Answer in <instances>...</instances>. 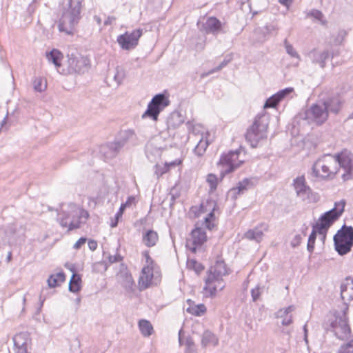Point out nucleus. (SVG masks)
<instances>
[{
  "label": "nucleus",
  "instance_id": "1",
  "mask_svg": "<svg viewBox=\"0 0 353 353\" xmlns=\"http://www.w3.org/2000/svg\"><path fill=\"white\" fill-rule=\"evenodd\" d=\"M228 274V270L223 261H217L208 271L203 292L205 296H214L217 291L225 288L223 276Z\"/></svg>",
  "mask_w": 353,
  "mask_h": 353
},
{
  "label": "nucleus",
  "instance_id": "2",
  "mask_svg": "<svg viewBox=\"0 0 353 353\" xmlns=\"http://www.w3.org/2000/svg\"><path fill=\"white\" fill-rule=\"evenodd\" d=\"M59 223L62 228H68V231L80 228L89 216L88 211L81 209L74 203L63 205L59 214Z\"/></svg>",
  "mask_w": 353,
  "mask_h": 353
},
{
  "label": "nucleus",
  "instance_id": "3",
  "mask_svg": "<svg viewBox=\"0 0 353 353\" xmlns=\"http://www.w3.org/2000/svg\"><path fill=\"white\" fill-rule=\"evenodd\" d=\"M82 0H69L68 3L63 8L61 17L59 21V31L67 34H72L75 26L81 18Z\"/></svg>",
  "mask_w": 353,
  "mask_h": 353
},
{
  "label": "nucleus",
  "instance_id": "4",
  "mask_svg": "<svg viewBox=\"0 0 353 353\" xmlns=\"http://www.w3.org/2000/svg\"><path fill=\"white\" fill-rule=\"evenodd\" d=\"M337 172V159L330 154L318 159L312 168V176L321 179H332Z\"/></svg>",
  "mask_w": 353,
  "mask_h": 353
},
{
  "label": "nucleus",
  "instance_id": "5",
  "mask_svg": "<svg viewBox=\"0 0 353 353\" xmlns=\"http://www.w3.org/2000/svg\"><path fill=\"white\" fill-rule=\"evenodd\" d=\"M268 125V123L263 115L255 118L245 134V139L252 148L257 147L261 141L266 139Z\"/></svg>",
  "mask_w": 353,
  "mask_h": 353
},
{
  "label": "nucleus",
  "instance_id": "6",
  "mask_svg": "<svg viewBox=\"0 0 353 353\" xmlns=\"http://www.w3.org/2000/svg\"><path fill=\"white\" fill-rule=\"evenodd\" d=\"M345 202L341 200L334 203V208L324 213L319 219L315 225L317 227L319 234L322 235L323 239L328 228L337 220L344 212Z\"/></svg>",
  "mask_w": 353,
  "mask_h": 353
},
{
  "label": "nucleus",
  "instance_id": "7",
  "mask_svg": "<svg viewBox=\"0 0 353 353\" xmlns=\"http://www.w3.org/2000/svg\"><path fill=\"white\" fill-rule=\"evenodd\" d=\"M245 152L241 149L230 151L221 157L219 164L221 166V174L222 177L234 171L245 161Z\"/></svg>",
  "mask_w": 353,
  "mask_h": 353
},
{
  "label": "nucleus",
  "instance_id": "8",
  "mask_svg": "<svg viewBox=\"0 0 353 353\" xmlns=\"http://www.w3.org/2000/svg\"><path fill=\"white\" fill-rule=\"evenodd\" d=\"M335 250L340 255L351 250L353 245V228L343 225L334 236Z\"/></svg>",
  "mask_w": 353,
  "mask_h": 353
},
{
  "label": "nucleus",
  "instance_id": "9",
  "mask_svg": "<svg viewBox=\"0 0 353 353\" xmlns=\"http://www.w3.org/2000/svg\"><path fill=\"white\" fill-rule=\"evenodd\" d=\"M170 101L163 94L155 95L148 105L145 112L142 114V118H151L157 121L159 113L168 105Z\"/></svg>",
  "mask_w": 353,
  "mask_h": 353
},
{
  "label": "nucleus",
  "instance_id": "10",
  "mask_svg": "<svg viewBox=\"0 0 353 353\" xmlns=\"http://www.w3.org/2000/svg\"><path fill=\"white\" fill-rule=\"evenodd\" d=\"M337 159V168L339 167L344 170L341 177L344 181L353 179V154L348 150H343L334 155Z\"/></svg>",
  "mask_w": 353,
  "mask_h": 353
},
{
  "label": "nucleus",
  "instance_id": "11",
  "mask_svg": "<svg viewBox=\"0 0 353 353\" xmlns=\"http://www.w3.org/2000/svg\"><path fill=\"white\" fill-rule=\"evenodd\" d=\"M160 281V273L154 270L153 266L146 265L142 268L138 281L139 288L141 291L144 290L152 285H157Z\"/></svg>",
  "mask_w": 353,
  "mask_h": 353
},
{
  "label": "nucleus",
  "instance_id": "12",
  "mask_svg": "<svg viewBox=\"0 0 353 353\" xmlns=\"http://www.w3.org/2000/svg\"><path fill=\"white\" fill-rule=\"evenodd\" d=\"M89 59L78 52L68 54V70L70 73H84L89 68Z\"/></svg>",
  "mask_w": 353,
  "mask_h": 353
},
{
  "label": "nucleus",
  "instance_id": "13",
  "mask_svg": "<svg viewBox=\"0 0 353 353\" xmlns=\"http://www.w3.org/2000/svg\"><path fill=\"white\" fill-rule=\"evenodd\" d=\"M143 34V30L138 28L132 32H125L117 37V42L123 50H129L134 48Z\"/></svg>",
  "mask_w": 353,
  "mask_h": 353
},
{
  "label": "nucleus",
  "instance_id": "14",
  "mask_svg": "<svg viewBox=\"0 0 353 353\" xmlns=\"http://www.w3.org/2000/svg\"><path fill=\"white\" fill-rule=\"evenodd\" d=\"M332 327L335 335L341 340L347 339L350 334V328L345 313L336 317L335 321L332 323Z\"/></svg>",
  "mask_w": 353,
  "mask_h": 353
},
{
  "label": "nucleus",
  "instance_id": "15",
  "mask_svg": "<svg viewBox=\"0 0 353 353\" xmlns=\"http://www.w3.org/2000/svg\"><path fill=\"white\" fill-rule=\"evenodd\" d=\"M207 241V235L204 228L196 223L195 228L191 232V236L187 241V247L195 252L197 247L201 246Z\"/></svg>",
  "mask_w": 353,
  "mask_h": 353
},
{
  "label": "nucleus",
  "instance_id": "16",
  "mask_svg": "<svg viewBox=\"0 0 353 353\" xmlns=\"http://www.w3.org/2000/svg\"><path fill=\"white\" fill-rule=\"evenodd\" d=\"M328 117L327 110L323 103L313 105L305 112V119L313 121L318 124L324 123Z\"/></svg>",
  "mask_w": 353,
  "mask_h": 353
},
{
  "label": "nucleus",
  "instance_id": "17",
  "mask_svg": "<svg viewBox=\"0 0 353 353\" xmlns=\"http://www.w3.org/2000/svg\"><path fill=\"white\" fill-rule=\"evenodd\" d=\"M26 227L21 223H14L10 225L6 231L8 236V242L10 244L16 243L19 240H23Z\"/></svg>",
  "mask_w": 353,
  "mask_h": 353
},
{
  "label": "nucleus",
  "instance_id": "18",
  "mask_svg": "<svg viewBox=\"0 0 353 353\" xmlns=\"http://www.w3.org/2000/svg\"><path fill=\"white\" fill-rule=\"evenodd\" d=\"M117 279L119 283L125 288L128 294L134 292V282L132 275L126 269L121 270L117 274Z\"/></svg>",
  "mask_w": 353,
  "mask_h": 353
},
{
  "label": "nucleus",
  "instance_id": "19",
  "mask_svg": "<svg viewBox=\"0 0 353 353\" xmlns=\"http://www.w3.org/2000/svg\"><path fill=\"white\" fill-rule=\"evenodd\" d=\"M308 57L313 63L323 68L325 66V61L330 57V52L328 50L313 49L308 53Z\"/></svg>",
  "mask_w": 353,
  "mask_h": 353
},
{
  "label": "nucleus",
  "instance_id": "20",
  "mask_svg": "<svg viewBox=\"0 0 353 353\" xmlns=\"http://www.w3.org/2000/svg\"><path fill=\"white\" fill-rule=\"evenodd\" d=\"M294 187L297 196L302 200L304 201L309 197L311 190L310 187L306 185L304 176L296 177L294 181Z\"/></svg>",
  "mask_w": 353,
  "mask_h": 353
},
{
  "label": "nucleus",
  "instance_id": "21",
  "mask_svg": "<svg viewBox=\"0 0 353 353\" xmlns=\"http://www.w3.org/2000/svg\"><path fill=\"white\" fill-rule=\"evenodd\" d=\"M293 92L292 88H287L279 91L269 99H267L264 104V108H275L276 105L283 100L286 96Z\"/></svg>",
  "mask_w": 353,
  "mask_h": 353
},
{
  "label": "nucleus",
  "instance_id": "22",
  "mask_svg": "<svg viewBox=\"0 0 353 353\" xmlns=\"http://www.w3.org/2000/svg\"><path fill=\"white\" fill-rule=\"evenodd\" d=\"M119 144L114 141L103 145L100 148V152L105 159L114 158L121 150V145Z\"/></svg>",
  "mask_w": 353,
  "mask_h": 353
},
{
  "label": "nucleus",
  "instance_id": "23",
  "mask_svg": "<svg viewBox=\"0 0 353 353\" xmlns=\"http://www.w3.org/2000/svg\"><path fill=\"white\" fill-rule=\"evenodd\" d=\"M137 141V135L134 130H127L121 131L119 134V140L115 141L117 143H120L121 149L123 148L127 143H130L134 144Z\"/></svg>",
  "mask_w": 353,
  "mask_h": 353
},
{
  "label": "nucleus",
  "instance_id": "24",
  "mask_svg": "<svg viewBox=\"0 0 353 353\" xmlns=\"http://www.w3.org/2000/svg\"><path fill=\"white\" fill-rule=\"evenodd\" d=\"M325 110H327V114L329 112L337 114L341 107V102L338 97L328 98L322 102Z\"/></svg>",
  "mask_w": 353,
  "mask_h": 353
},
{
  "label": "nucleus",
  "instance_id": "25",
  "mask_svg": "<svg viewBox=\"0 0 353 353\" xmlns=\"http://www.w3.org/2000/svg\"><path fill=\"white\" fill-rule=\"evenodd\" d=\"M14 348L28 347L30 344V334L28 332H20L13 337Z\"/></svg>",
  "mask_w": 353,
  "mask_h": 353
},
{
  "label": "nucleus",
  "instance_id": "26",
  "mask_svg": "<svg viewBox=\"0 0 353 353\" xmlns=\"http://www.w3.org/2000/svg\"><path fill=\"white\" fill-rule=\"evenodd\" d=\"M203 27L207 32L217 34L221 30V23L216 18L210 17L207 19Z\"/></svg>",
  "mask_w": 353,
  "mask_h": 353
},
{
  "label": "nucleus",
  "instance_id": "27",
  "mask_svg": "<svg viewBox=\"0 0 353 353\" xmlns=\"http://www.w3.org/2000/svg\"><path fill=\"white\" fill-rule=\"evenodd\" d=\"M159 236L157 232L149 230L143 234L142 241L147 247H152L158 241Z\"/></svg>",
  "mask_w": 353,
  "mask_h": 353
},
{
  "label": "nucleus",
  "instance_id": "28",
  "mask_svg": "<svg viewBox=\"0 0 353 353\" xmlns=\"http://www.w3.org/2000/svg\"><path fill=\"white\" fill-rule=\"evenodd\" d=\"M46 57L48 61L52 62L57 68H59L61 65V61L63 59V54L59 50L53 49L46 54Z\"/></svg>",
  "mask_w": 353,
  "mask_h": 353
},
{
  "label": "nucleus",
  "instance_id": "29",
  "mask_svg": "<svg viewBox=\"0 0 353 353\" xmlns=\"http://www.w3.org/2000/svg\"><path fill=\"white\" fill-rule=\"evenodd\" d=\"M244 236L247 239L260 242L263 237V230L259 227H256L254 229L247 231L245 233Z\"/></svg>",
  "mask_w": 353,
  "mask_h": 353
},
{
  "label": "nucleus",
  "instance_id": "30",
  "mask_svg": "<svg viewBox=\"0 0 353 353\" xmlns=\"http://www.w3.org/2000/svg\"><path fill=\"white\" fill-rule=\"evenodd\" d=\"M183 123L181 115L178 112H172L167 119L168 129H174Z\"/></svg>",
  "mask_w": 353,
  "mask_h": 353
},
{
  "label": "nucleus",
  "instance_id": "31",
  "mask_svg": "<svg viewBox=\"0 0 353 353\" xmlns=\"http://www.w3.org/2000/svg\"><path fill=\"white\" fill-rule=\"evenodd\" d=\"M139 327L141 333L145 337H148L153 333V327L148 320L141 319L139 321Z\"/></svg>",
  "mask_w": 353,
  "mask_h": 353
},
{
  "label": "nucleus",
  "instance_id": "32",
  "mask_svg": "<svg viewBox=\"0 0 353 353\" xmlns=\"http://www.w3.org/2000/svg\"><path fill=\"white\" fill-rule=\"evenodd\" d=\"M341 295L343 300H353V281L341 285Z\"/></svg>",
  "mask_w": 353,
  "mask_h": 353
},
{
  "label": "nucleus",
  "instance_id": "33",
  "mask_svg": "<svg viewBox=\"0 0 353 353\" xmlns=\"http://www.w3.org/2000/svg\"><path fill=\"white\" fill-rule=\"evenodd\" d=\"M218 341L217 337L211 332L206 330L203 332L201 341L203 346H207L208 345L215 346L218 344Z\"/></svg>",
  "mask_w": 353,
  "mask_h": 353
},
{
  "label": "nucleus",
  "instance_id": "34",
  "mask_svg": "<svg viewBox=\"0 0 353 353\" xmlns=\"http://www.w3.org/2000/svg\"><path fill=\"white\" fill-rule=\"evenodd\" d=\"M65 278L63 272H59L51 275L48 279V284L50 288H55L60 283L64 282Z\"/></svg>",
  "mask_w": 353,
  "mask_h": 353
},
{
  "label": "nucleus",
  "instance_id": "35",
  "mask_svg": "<svg viewBox=\"0 0 353 353\" xmlns=\"http://www.w3.org/2000/svg\"><path fill=\"white\" fill-rule=\"evenodd\" d=\"M252 185V183L251 180L248 179H245L238 183V185L236 188L232 189L231 192H234V193L236 192L237 194H242Z\"/></svg>",
  "mask_w": 353,
  "mask_h": 353
},
{
  "label": "nucleus",
  "instance_id": "36",
  "mask_svg": "<svg viewBox=\"0 0 353 353\" xmlns=\"http://www.w3.org/2000/svg\"><path fill=\"white\" fill-rule=\"evenodd\" d=\"M81 278L76 273H73L69 283V290L72 292H77L80 290Z\"/></svg>",
  "mask_w": 353,
  "mask_h": 353
},
{
  "label": "nucleus",
  "instance_id": "37",
  "mask_svg": "<svg viewBox=\"0 0 353 353\" xmlns=\"http://www.w3.org/2000/svg\"><path fill=\"white\" fill-rule=\"evenodd\" d=\"M181 163V160H175V161H171L170 163H165L163 168L157 167V170L155 172L156 174L159 177V176H161L162 174H163L164 173L168 172L170 167H174V166L178 165Z\"/></svg>",
  "mask_w": 353,
  "mask_h": 353
},
{
  "label": "nucleus",
  "instance_id": "38",
  "mask_svg": "<svg viewBox=\"0 0 353 353\" xmlns=\"http://www.w3.org/2000/svg\"><path fill=\"white\" fill-rule=\"evenodd\" d=\"M208 145V140L201 139L194 149V153L199 157L202 156L205 153Z\"/></svg>",
  "mask_w": 353,
  "mask_h": 353
},
{
  "label": "nucleus",
  "instance_id": "39",
  "mask_svg": "<svg viewBox=\"0 0 353 353\" xmlns=\"http://www.w3.org/2000/svg\"><path fill=\"white\" fill-rule=\"evenodd\" d=\"M125 77V71L122 68H120V67H117L115 69V71L112 76L113 79L114 80V81L116 82L117 85H120L122 83Z\"/></svg>",
  "mask_w": 353,
  "mask_h": 353
},
{
  "label": "nucleus",
  "instance_id": "40",
  "mask_svg": "<svg viewBox=\"0 0 353 353\" xmlns=\"http://www.w3.org/2000/svg\"><path fill=\"white\" fill-rule=\"evenodd\" d=\"M206 311V307L203 304H199L192 307L190 309V312L195 316H201Z\"/></svg>",
  "mask_w": 353,
  "mask_h": 353
},
{
  "label": "nucleus",
  "instance_id": "41",
  "mask_svg": "<svg viewBox=\"0 0 353 353\" xmlns=\"http://www.w3.org/2000/svg\"><path fill=\"white\" fill-rule=\"evenodd\" d=\"M46 83H43V79L40 77L36 78L33 81V88L37 92H41L46 90Z\"/></svg>",
  "mask_w": 353,
  "mask_h": 353
},
{
  "label": "nucleus",
  "instance_id": "42",
  "mask_svg": "<svg viewBox=\"0 0 353 353\" xmlns=\"http://www.w3.org/2000/svg\"><path fill=\"white\" fill-rule=\"evenodd\" d=\"M206 181L209 184L211 191H214L216 190L218 184V179L215 174H209L207 176Z\"/></svg>",
  "mask_w": 353,
  "mask_h": 353
},
{
  "label": "nucleus",
  "instance_id": "43",
  "mask_svg": "<svg viewBox=\"0 0 353 353\" xmlns=\"http://www.w3.org/2000/svg\"><path fill=\"white\" fill-rule=\"evenodd\" d=\"M285 48L287 53L290 55L292 57L296 58L299 61L300 60V57L296 50L293 48V46L290 44L287 40L284 41Z\"/></svg>",
  "mask_w": 353,
  "mask_h": 353
},
{
  "label": "nucleus",
  "instance_id": "44",
  "mask_svg": "<svg viewBox=\"0 0 353 353\" xmlns=\"http://www.w3.org/2000/svg\"><path fill=\"white\" fill-rule=\"evenodd\" d=\"M338 353H353V339L340 347Z\"/></svg>",
  "mask_w": 353,
  "mask_h": 353
},
{
  "label": "nucleus",
  "instance_id": "45",
  "mask_svg": "<svg viewBox=\"0 0 353 353\" xmlns=\"http://www.w3.org/2000/svg\"><path fill=\"white\" fill-rule=\"evenodd\" d=\"M229 61H226V60H224L223 61H222L219 65H218L217 67H216L215 68L208 71V72H203L201 74V78H204L210 74H213L214 72H219V70H221L223 67H225L228 63Z\"/></svg>",
  "mask_w": 353,
  "mask_h": 353
},
{
  "label": "nucleus",
  "instance_id": "46",
  "mask_svg": "<svg viewBox=\"0 0 353 353\" xmlns=\"http://www.w3.org/2000/svg\"><path fill=\"white\" fill-rule=\"evenodd\" d=\"M188 266L190 269H193L196 273L200 272L203 269L202 265L194 260L188 261Z\"/></svg>",
  "mask_w": 353,
  "mask_h": 353
},
{
  "label": "nucleus",
  "instance_id": "47",
  "mask_svg": "<svg viewBox=\"0 0 353 353\" xmlns=\"http://www.w3.org/2000/svg\"><path fill=\"white\" fill-rule=\"evenodd\" d=\"M294 310L295 307L294 305H290L286 308L281 309L277 312V316L279 318L285 317L290 315L289 314L293 312Z\"/></svg>",
  "mask_w": 353,
  "mask_h": 353
},
{
  "label": "nucleus",
  "instance_id": "48",
  "mask_svg": "<svg viewBox=\"0 0 353 353\" xmlns=\"http://www.w3.org/2000/svg\"><path fill=\"white\" fill-rule=\"evenodd\" d=\"M214 218V212L213 211L210 212L207 216L204 218V223H201V225H205V228L208 230H211L214 227V224L211 223L212 219Z\"/></svg>",
  "mask_w": 353,
  "mask_h": 353
},
{
  "label": "nucleus",
  "instance_id": "49",
  "mask_svg": "<svg viewBox=\"0 0 353 353\" xmlns=\"http://www.w3.org/2000/svg\"><path fill=\"white\" fill-rule=\"evenodd\" d=\"M346 34H347V33H346V32L345 30H339L337 32V34H336V37H335V38L334 39V43L335 45H340V44H341L343 41L344 40Z\"/></svg>",
  "mask_w": 353,
  "mask_h": 353
},
{
  "label": "nucleus",
  "instance_id": "50",
  "mask_svg": "<svg viewBox=\"0 0 353 353\" xmlns=\"http://www.w3.org/2000/svg\"><path fill=\"white\" fill-rule=\"evenodd\" d=\"M262 291L263 289L259 285H257L255 288L251 290V295L253 301H256L259 299Z\"/></svg>",
  "mask_w": 353,
  "mask_h": 353
},
{
  "label": "nucleus",
  "instance_id": "51",
  "mask_svg": "<svg viewBox=\"0 0 353 353\" xmlns=\"http://www.w3.org/2000/svg\"><path fill=\"white\" fill-rule=\"evenodd\" d=\"M308 15H310L311 17H313L314 18L318 19L319 21H321L323 24L325 23V22L323 20V15L321 12H320L318 10H312L310 12Z\"/></svg>",
  "mask_w": 353,
  "mask_h": 353
},
{
  "label": "nucleus",
  "instance_id": "52",
  "mask_svg": "<svg viewBox=\"0 0 353 353\" xmlns=\"http://www.w3.org/2000/svg\"><path fill=\"white\" fill-rule=\"evenodd\" d=\"M108 261L110 263H114L116 262H119L122 261V256L119 254H116L114 255H109L108 256Z\"/></svg>",
  "mask_w": 353,
  "mask_h": 353
},
{
  "label": "nucleus",
  "instance_id": "53",
  "mask_svg": "<svg viewBox=\"0 0 353 353\" xmlns=\"http://www.w3.org/2000/svg\"><path fill=\"white\" fill-rule=\"evenodd\" d=\"M301 239H302V238L300 234L296 235L291 241V245L293 248H296V247L299 246V244L301 243Z\"/></svg>",
  "mask_w": 353,
  "mask_h": 353
},
{
  "label": "nucleus",
  "instance_id": "54",
  "mask_svg": "<svg viewBox=\"0 0 353 353\" xmlns=\"http://www.w3.org/2000/svg\"><path fill=\"white\" fill-rule=\"evenodd\" d=\"M87 239L85 237L80 238L74 245L73 248L76 250L81 248V247L85 243Z\"/></svg>",
  "mask_w": 353,
  "mask_h": 353
},
{
  "label": "nucleus",
  "instance_id": "55",
  "mask_svg": "<svg viewBox=\"0 0 353 353\" xmlns=\"http://www.w3.org/2000/svg\"><path fill=\"white\" fill-rule=\"evenodd\" d=\"M316 233H319V230H317V227L314 225L312 228V233L310 234L308 240L315 241L316 237Z\"/></svg>",
  "mask_w": 353,
  "mask_h": 353
},
{
  "label": "nucleus",
  "instance_id": "56",
  "mask_svg": "<svg viewBox=\"0 0 353 353\" xmlns=\"http://www.w3.org/2000/svg\"><path fill=\"white\" fill-rule=\"evenodd\" d=\"M281 319H282L281 323L283 325H288L290 323H292V315H288V316H286L283 317Z\"/></svg>",
  "mask_w": 353,
  "mask_h": 353
},
{
  "label": "nucleus",
  "instance_id": "57",
  "mask_svg": "<svg viewBox=\"0 0 353 353\" xmlns=\"http://www.w3.org/2000/svg\"><path fill=\"white\" fill-rule=\"evenodd\" d=\"M134 202H135V198L134 196H130V197H128V199L126 201V202L125 203L121 204V205L126 208L127 207H129L132 204L134 203Z\"/></svg>",
  "mask_w": 353,
  "mask_h": 353
},
{
  "label": "nucleus",
  "instance_id": "58",
  "mask_svg": "<svg viewBox=\"0 0 353 353\" xmlns=\"http://www.w3.org/2000/svg\"><path fill=\"white\" fill-rule=\"evenodd\" d=\"M88 247L90 250L94 251L97 248V243L94 240H89L88 241Z\"/></svg>",
  "mask_w": 353,
  "mask_h": 353
},
{
  "label": "nucleus",
  "instance_id": "59",
  "mask_svg": "<svg viewBox=\"0 0 353 353\" xmlns=\"http://www.w3.org/2000/svg\"><path fill=\"white\" fill-rule=\"evenodd\" d=\"M125 208L124 206H123L122 205H121L120 208H119V210L118 211V212L115 214V219H117V220H119L121 216H122V214L125 210Z\"/></svg>",
  "mask_w": 353,
  "mask_h": 353
},
{
  "label": "nucleus",
  "instance_id": "60",
  "mask_svg": "<svg viewBox=\"0 0 353 353\" xmlns=\"http://www.w3.org/2000/svg\"><path fill=\"white\" fill-rule=\"evenodd\" d=\"M314 243L315 241H312L310 240H308L307 245V249L309 252H312L314 248Z\"/></svg>",
  "mask_w": 353,
  "mask_h": 353
},
{
  "label": "nucleus",
  "instance_id": "61",
  "mask_svg": "<svg viewBox=\"0 0 353 353\" xmlns=\"http://www.w3.org/2000/svg\"><path fill=\"white\" fill-rule=\"evenodd\" d=\"M185 345H186V348H189V347L194 348L195 347L193 341L190 338L186 339Z\"/></svg>",
  "mask_w": 353,
  "mask_h": 353
},
{
  "label": "nucleus",
  "instance_id": "62",
  "mask_svg": "<svg viewBox=\"0 0 353 353\" xmlns=\"http://www.w3.org/2000/svg\"><path fill=\"white\" fill-rule=\"evenodd\" d=\"M293 0H279V2L283 5L288 8L292 3Z\"/></svg>",
  "mask_w": 353,
  "mask_h": 353
},
{
  "label": "nucleus",
  "instance_id": "63",
  "mask_svg": "<svg viewBox=\"0 0 353 353\" xmlns=\"http://www.w3.org/2000/svg\"><path fill=\"white\" fill-rule=\"evenodd\" d=\"M15 353H30L28 347L14 348Z\"/></svg>",
  "mask_w": 353,
  "mask_h": 353
},
{
  "label": "nucleus",
  "instance_id": "64",
  "mask_svg": "<svg viewBox=\"0 0 353 353\" xmlns=\"http://www.w3.org/2000/svg\"><path fill=\"white\" fill-rule=\"evenodd\" d=\"M144 255H145V259H146L147 265H150V266H153L152 265L153 261L151 259V258L150 257L148 253L145 252V253H144Z\"/></svg>",
  "mask_w": 353,
  "mask_h": 353
}]
</instances>
